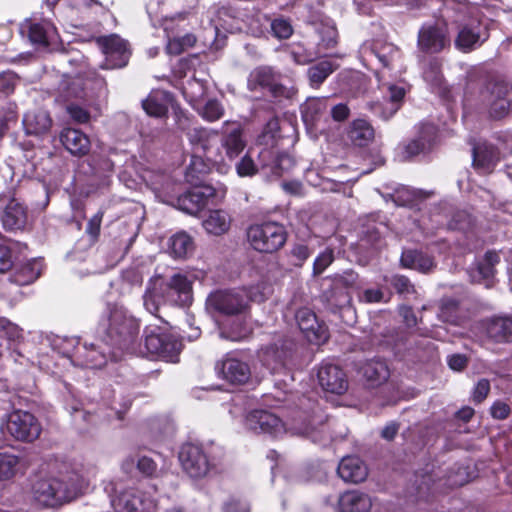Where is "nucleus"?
<instances>
[{
	"label": "nucleus",
	"instance_id": "55",
	"mask_svg": "<svg viewBox=\"0 0 512 512\" xmlns=\"http://www.w3.org/2000/svg\"><path fill=\"white\" fill-rule=\"evenodd\" d=\"M17 82L16 75L11 72H2L0 73V92L8 94L14 90L15 84Z\"/></svg>",
	"mask_w": 512,
	"mask_h": 512
},
{
	"label": "nucleus",
	"instance_id": "32",
	"mask_svg": "<svg viewBox=\"0 0 512 512\" xmlns=\"http://www.w3.org/2000/svg\"><path fill=\"white\" fill-rule=\"evenodd\" d=\"M25 25L28 29L29 39L34 44L48 46L55 38L56 29L48 21H29Z\"/></svg>",
	"mask_w": 512,
	"mask_h": 512
},
{
	"label": "nucleus",
	"instance_id": "37",
	"mask_svg": "<svg viewBox=\"0 0 512 512\" xmlns=\"http://www.w3.org/2000/svg\"><path fill=\"white\" fill-rule=\"evenodd\" d=\"M327 108V98H308L302 106V118L306 124L314 125L324 115Z\"/></svg>",
	"mask_w": 512,
	"mask_h": 512
},
{
	"label": "nucleus",
	"instance_id": "43",
	"mask_svg": "<svg viewBox=\"0 0 512 512\" xmlns=\"http://www.w3.org/2000/svg\"><path fill=\"white\" fill-rule=\"evenodd\" d=\"M170 248L175 257H185L193 250V240L185 232L177 233L171 238Z\"/></svg>",
	"mask_w": 512,
	"mask_h": 512
},
{
	"label": "nucleus",
	"instance_id": "62",
	"mask_svg": "<svg viewBox=\"0 0 512 512\" xmlns=\"http://www.w3.org/2000/svg\"><path fill=\"white\" fill-rule=\"evenodd\" d=\"M467 358L462 354H454L448 357V365L454 371H462L467 365Z\"/></svg>",
	"mask_w": 512,
	"mask_h": 512
},
{
	"label": "nucleus",
	"instance_id": "58",
	"mask_svg": "<svg viewBox=\"0 0 512 512\" xmlns=\"http://www.w3.org/2000/svg\"><path fill=\"white\" fill-rule=\"evenodd\" d=\"M137 468L142 474L152 476L156 472L157 464L153 459L143 456L138 460Z\"/></svg>",
	"mask_w": 512,
	"mask_h": 512
},
{
	"label": "nucleus",
	"instance_id": "41",
	"mask_svg": "<svg viewBox=\"0 0 512 512\" xmlns=\"http://www.w3.org/2000/svg\"><path fill=\"white\" fill-rule=\"evenodd\" d=\"M250 334L251 327L247 324L243 316L241 319L234 321L228 328L223 329L220 333L222 338L232 341L246 339Z\"/></svg>",
	"mask_w": 512,
	"mask_h": 512
},
{
	"label": "nucleus",
	"instance_id": "59",
	"mask_svg": "<svg viewBox=\"0 0 512 512\" xmlns=\"http://www.w3.org/2000/svg\"><path fill=\"white\" fill-rule=\"evenodd\" d=\"M311 254L310 249L307 245L304 244H296L293 246L291 250V255L294 257L297 261V264H302L304 261H306Z\"/></svg>",
	"mask_w": 512,
	"mask_h": 512
},
{
	"label": "nucleus",
	"instance_id": "25",
	"mask_svg": "<svg viewBox=\"0 0 512 512\" xmlns=\"http://www.w3.org/2000/svg\"><path fill=\"white\" fill-rule=\"evenodd\" d=\"M338 475L345 482L359 483L366 479L368 470L359 457L347 456L338 465Z\"/></svg>",
	"mask_w": 512,
	"mask_h": 512
},
{
	"label": "nucleus",
	"instance_id": "23",
	"mask_svg": "<svg viewBox=\"0 0 512 512\" xmlns=\"http://www.w3.org/2000/svg\"><path fill=\"white\" fill-rule=\"evenodd\" d=\"M165 289L171 305L186 306L192 302V282L186 275L174 274L168 281L165 280Z\"/></svg>",
	"mask_w": 512,
	"mask_h": 512
},
{
	"label": "nucleus",
	"instance_id": "50",
	"mask_svg": "<svg viewBox=\"0 0 512 512\" xmlns=\"http://www.w3.org/2000/svg\"><path fill=\"white\" fill-rule=\"evenodd\" d=\"M271 29L274 36L279 39H287L293 32L290 23L284 19H275L271 23Z\"/></svg>",
	"mask_w": 512,
	"mask_h": 512
},
{
	"label": "nucleus",
	"instance_id": "54",
	"mask_svg": "<svg viewBox=\"0 0 512 512\" xmlns=\"http://www.w3.org/2000/svg\"><path fill=\"white\" fill-rule=\"evenodd\" d=\"M66 110L70 117L77 123H87L90 120L89 112L78 105H68Z\"/></svg>",
	"mask_w": 512,
	"mask_h": 512
},
{
	"label": "nucleus",
	"instance_id": "2",
	"mask_svg": "<svg viewBox=\"0 0 512 512\" xmlns=\"http://www.w3.org/2000/svg\"><path fill=\"white\" fill-rule=\"evenodd\" d=\"M247 240L251 247L261 253H274L287 241L285 227L274 221L252 224L247 229Z\"/></svg>",
	"mask_w": 512,
	"mask_h": 512
},
{
	"label": "nucleus",
	"instance_id": "30",
	"mask_svg": "<svg viewBox=\"0 0 512 512\" xmlns=\"http://www.w3.org/2000/svg\"><path fill=\"white\" fill-rule=\"evenodd\" d=\"M486 334L496 342L512 341V317H495L485 323Z\"/></svg>",
	"mask_w": 512,
	"mask_h": 512
},
{
	"label": "nucleus",
	"instance_id": "4",
	"mask_svg": "<svg viewBox=\"0 0 512 512\" xmlns=\"http://www.w3.org/2000/svg\"><path fill=\"white\" fill-rule=\"evenodd\" d=\"M145 348L152 356L167 362H176L181 350V343L167 333V323L162 326L148 324L144 329Z\"/></svg>",
	"mask_w": 512,
	"mask_h": 512
},
{
	"label": "nucleus",
	"instance_id": "24",
	"mask_svg": "<svg viewBox=\"0 0 512 512\" xmlns=\"http://www.w3.org/2000/svg\"><path fill=\"white\" fill-rule=\"evenodd\" d=\"M60 141L65 149L73 156L82 157L90 151L89 137L81 130L65 128L60 133Z\"/></svg>",
	"mask_w": 512,
	"mask_h": 512
},
{
	"label": "nucleus",
	"instance_id": "29",
	"mask_svg": "<svg viewBox=\"0 0 512 512\" xmlns=\"http://www.w3.org/2000/svg\"><path fill=\"white\" fill-rule=\"evenodd\" d=\"M272 157V151L264 148L258 154V162H255L249 150L236 164L237 174L240 177H251L258 172L259 167H267L269 165L268 161L271 160Z\"/></svg>",
	"mask_w": 512,
	"mask_h": 512
},
{
	"label": "nucleus",
	"instance_id": "20",
	"mask_svg": "<svg viewBox=\"0 0 512 512\" xmlns=\"http://www.w3.org/2000/svg\"><path fill=\"white\" fill-rule=\"evenodd\" d=\"M143 304L145 309L154 316L162 305L169 304L165 279L162 276L155 275L150 278L143 295Z\"/></svg>",
	"mask_w": 512,
	"mask_h": 512
},
{
	"label": "nucleus",
	"instance_id": "63",
	"mask_svg": "<svg viewBox=\"0 0 512 512\" xmlns=\"http://www.w3.org/2000/svg\"><path fill=\"white\" fill-rule=\"evenodd\" d=\"M350 110L346 104L340 103L331 109V116L335 121L341 122L348 118Z\"/></svg>",
	"mask_w": 512,
	"mask_h": 512
},
{
	"label": "nucleus",
	"instance_id": "16",
	"mask_svg": "<svg viewBox=\"0 0 512 512\" xmlns=\"http://www.w3.org/2000/svg\"><path fill=\"white\" fill-rule=\"evenodd\" d=\"M436 137V127L431 123H422L418 126L417 136L407 144L400 147V157L410 160L413 157L428 151Z\"/></svg>",
	"mask_w": 512,
	"mask_h": 512
},
{
	"label": "nucleus",
	"instance_id": "7",
	"mask_svg": "<svg viewBox=\"0 0 512 512\" xmlns=\"http://www.w3.org/2000/svg\"><path fill=\"white\" fill-rule=\"evenodd\" d=\"M481 100L489 117L499 120L508 115L512 106V90L505 82H491L481 92Z\"/></svg>",
	"mask_w": 512,
	"mask_h": 512
},
{
	"label": "nucleus",
	"instance_id": "64",
	"mask_svg": "<svg viewBox=\"0 0 512 512\" xmlns=\"http://www.w3.org/2000/svg\"><path fill=\"white\" fill-rule=\"evenodd\" d=\"M249 506L241 501L231 500L224 508L225 512H249Z\"/></svg>",
	"mask_w": 512,
	"mask_h": 512
},
{
	"label": "nucleus",
	"instance_id": "34",
	"mask_svg": "<svg viewBox=\"0 0 512 512\" xmlns=\"http://www.w3.org/2000/svg\"><path fill=\"white\" fill-rule=\"evenodd\" d=\"M231 221V217L226 211L212 210L203 220V227L209 234L219 236L228 232Z\"/></svg>",
	"mask_w": 512,
	"mask_h": 512
},
{
	"label": "nucleus",
	"instance_id": "33",
	"mask_svg": "<svg viewBox=\"0 0 512 512\" xmlns=\"http://www.w3.org/2000/svg\"><path fill=\"white\" fill-rule=\"evenodd\" d=\"M400 263L404 268L415 269L422 273L431 272L435 267V263L430 256L417 250L403 251Z\"/></svg>",
	"mask_w": 512,
	"mask_h": 512
},
{
	"label": "nucleus",
	"instance_id": "28",
	"mask_svg": "<svg viewBox=\"0 0 512 512\" xmlns=\"http://www.w3.org/2000/svg\"><path fill=\"white\" fill-rule=\"evenodd\" d=\"M372 507L371 498L360 491H347L338 499L340 512H369Z\"/></svg>",
	"mask_w": 512,
	"mask_h": 512
},
{
	"label": "nucleus",
	"instance_id": "3",
	"mask_svg": "<svg viewBox=\"0 0 512 512\" xmlns=\"http://www.w3.org/2000/svg\"><path fill=\"white\" fill-rule=\"evenodd\" d=\"M107 334L119 344L131 343L139 333V322L124 307L108 305L102 320Z\"/></svg>",
	"mask_w": 512,
	"mask_h": 512
},
{
	"label": "nucleus",
	"instance_id": "5",
	"mask_svg": "<svg viewBox=\"0 0 512 512\" xmlns=\"http://www.w3.org/2000/svg\"><path fill=\"white\" fill-rule=\"evenodd\" d=\"M206 307L222 315L242 316L249 308V301L244 291L217 290L207 297Z\"/></svg>",
	"mask_w": 512,
	"mask_h": 512
},
{
	"label": "nucleus",
	"instance_id": "38",
	"mask_svg": "<svg viewBox=\"0 0 512 512\" xmlns=\"http://www.w3.org/2000/svg\"><path fill=\"white\" fill-rule=\"evenodd\" d=\"M40 274V263L36 260H33L17 268L16 271L10 276L9 280L16 285H29L38 279Z\"/></svg>",
	"mask_w": 512,
	"mask_h": 512
},
{
	"label": "nucleus",
	"instance_id": "36",
	"mask_svg": "<svg viewBox=\"0 0 512 512\" xmlns=\"http://www.w3.org/2000/svg\"><path fill=\"white\" fill-rule=\"evenodd\" d=\"M481 36L479 25L464 26L455 39V46L462 52H470L485 40H481Z\"/></svg>",
	"mask_w": 512,
	"mask_h": 512
},
{
	"label": "nucleus",
	"instance_id": "60",
	"mask_svg": "<svg viewBox=\"0 0 512 512\" xmlns=\"http://www.w3.org/2000/svg\"><path fill=\"white\" fill-rule=\"evenodd\" d=\"M358 275L353 271H345L343 274L335 277V282L344 287H353L356 285Z\"/></svg>",
	"mask_w": 512,
	"mask_h": 512
},
{
	"label": "nucleus",
	"instance_id": "49",
	"mask_svg": "<svg viewBox=\"0 0 512 512\" xmlns=\"http://www.w3.org/2000/svg\"><path fill=\"white\" fill-rule=\"evenodd\" d=\"M391 285L397 291L398 294L407 296L415 294L416 289L411 281L404 275H395L391 279Z\"/></svg>",
	"mask_w": 512,
	"mask_h": 512
},
{
	"label": "nucleus",
	"instance_id": "45",
	"mask_svg": "<svg viewBox=\"0 0 512 512\" xmlns=\"http://www.w3.org/2000/svg\"><path fill=\"white\" fill-rule=\"evenodd\" d=\"M142 107L148 115L153 117H164L168 113V107L162 102L157 93L150 94L143 100Z\"/></svg>",
	"mask_w": 512,
	"mask_h": 512
},
{
	"label": "nucleus",
	"instance_id": "15",
	"mask_svg": "<svg viewBox=\"0 0 512 512\" xmlns=\"http://www.w3.org/2000/svg\"><path fill=\"white\" fill-rule=\"evenodd\" d=\"M417 45L425 53H439L450 45L447 29L439 25H424L418 33Z\"/></svg>",
	"mask_w": 512,
	"mask_h": 512
},
{
	"label": "nucleus",
	"instance_id": "11",
	"mask_svg": "<svg viewBox=\"0 0 512 512\" xmlns=\"http://www.w3.org/2000/svg\"><path fill=\"white\" fill-rule=\"evenodd\" d=\"M179 460L183 469L192 478H201L207 475L210 463L203 449L195 444H185L179 453Z\"/></svg>",
	"mask_w": 512,
	"mask_h": 512
},
{
	"label": "nucleus",
	"instance_id": "8",
	"mask_svg": "<svg viewBox=\"0 0 512 512\" xmlns=\"http://www.w3.org/2000/svg\"><path fill=\"white\" fill-rule=\"evenodd\" d=\"M115 512H155L156 502L146 492L135 488L115 489L111 498Z\"/></svg>",
	"mask_w": 512,
	"mask_h": 512
},
{
	"label": "nucleus",
	"instance_id": "21",
	"mask_svg": "<svg viewBox=\"0 0 512 512\" xmlns=\"http://www.w3.org/2000/svg\"><path fill=\"white\" fill-rule=\"evenodd\" d=\"M221 146L228 159L234 160L246 147L243 129L239 123L226 121L223 125Z\"/></svg>",
	"mask_w": 512,
	"mask_h": 512
},
{
	"label": "nucleus",
	"instance_id": "22",
	"mask_svg": "<svg viewBox=\"0 0 512 512\" xmlns=\"http://www.w3.org/2000/svg\"><path fill=\"white\" fill-rule=\"evenodd\" d=\"M385 88L384 102L372 104L371 110L383 120H389L399 110L405 96V89L394 84L383 85L382 89Z\"/></svg>",
	"mask_w": 512,
	"mask_h": 512
},
{
	"label": "nucleus",
	"instance_id": "9",
	"mask_svg": "<svg viewBox=\"0 0 512 512\" xmlns=\"http://www.w3.org/2000/svg\"><path fill=\"white\" fill-rule=\"evenodd\" d=\"M6 430L17 441L33 442L40 436L42 429L33 414L15 410L8 416Z\"/></svg>",
	"mask_w": 512,
	"mask_h": 512
},
{
	"label": "nucleus",
	"instance_id": "42",
	"mask_svg": "<svg viewBox=\"0 0 512 512\" xmlns=\"http://www.w3.org/2000/svg\"><path fill=\"white\" fill-rule=\"evenodd\" d=\"M20 470V458L9 453H0V481L9 480Z\"/></svg>",
	"mask_w": 512,
	"mask_h": 512
},
{
	"label": "nucleus",
	"instance_id": "53",
	"mask_svg": "<svg viewBox=\"0 0 512 512\" xmlns=\"http://www.w3.org/2000/svg\"><path fill=\"white\" fill-rule=\"evenodd\" d=\"M490 392V382L487 379H480L472 394V399L476 403H481Z\"/></svg>",
	"mask_w": 512,
	"mask_h": 512
},
{
	"label": "nucleus",
	"instance_id": "35",
	"mask_svg": "<svg viewBox=\"0 0 512 512\" xmlns=\"http://www.w3.org/2000/svg\"><path fill=\"white\" fill-rule=\"evenodd\" d=\"M363 376L370 387H376L389 378V369L381 360L367 361L362 367Z\"/></svg>",
	"mask_w": 512,
	"mask_h": 512
},
{
	"label": "nucleus",
	"instance_id": "40",
	"mask_svg": "<svg viewBox=\"0 0 512 512\" xmlns=\"http://www.w3.org/2000/svg\"><path fill=\"white\" fill-rule=\"evenodd\" d=\"M438 317L441 321L458 325L460 322L459 303L452 298H444L440 301Z\"/></svg>",
	"mask_w": 512,
	"mask_h": 512
},
{
	"label": "nucleus",
	"instance_id": "48",
	"mask_svg": "<svg viewBox=\"0 0 512 512\" xmlns=\"http://www.w3.org/2000/svg\"><path fill=\"white\" fill-rule=\"evenodd\" d=\"M86 353L84 355L86 360V366L90 368H100L106 363V356L104 352L98 351L94 344H90L89 347L85 345Z\"/></svg>",
	"mask_w": 512,
	"mask_h": 512
},
{
	"label": "nucleus",
	"instance_id": "26",
	"mask_svg": "<svg viewBox=\"0 0 512 512\" xmlns=\"http://www.w3.org/2000/svg\"><path fill=\"white\" fill-rule=\"evenodd\" d=\"M27 135L40 136L49 132L52 119L44 110H32L27 112L22 120Z\"/></svg>",
	"mask_w": 512,
	"mask_h": 512
},
{
	"label": "nucleus",
	"instance_id": "39",
	"mask_svg": "<svg viewBox=\"0 0 512 512\" xmlns=\"http://www.w3.org/2000/svg\"><path fill=\"white\" fill-rule=\"evenodd\" d=\"M348 136L356 146L362 147L373 140L374 130L367 121L358 119L353 121Z\"/></svg>",
	"mask_w": 512,
	"mask_h": 512
},
{
	"label": "nucleus",
	"instance_id": "14",
	"mask_svg": "<svg viewBox=\"0 0 512 512\" xmlns=\"http://www.w3.org/2000/svg\"><path fill=\"white\" fill-rule=\"evenodd\" d=\"M190 144L194 147L195 153L202 154L211 161L222 160L218 149H213V144L218 138V131L203 127H193L186 133Z\"/></svg>",
	"mask_w": 512,
	"mask_h": 512
},
{
	"label": "nucleus",
	"instance_id": "31",
	"mask_svg": "<svg viewBox=\"0 0 512 512\" xmlns=\"http://www.w3.org/2000/svg\"><path fill=\"white\" fill-rule=\"evenodd\" d=\"M497 149L486 143L473 147V165L484 172H490L499 161Z\"/></svg>",
	"mask_w": 512,
	"mask_h": 512
},
{
	"label": "nucleus",
	"instance_id": "10",
	"mask_svg": "<svg viewBox=\"0 0 512 512\" xmlns=\"http://www.w3.org/2000/svg\"><path fill=\"white\" fill-rule=\"evenodd\" d=\"M97 42L105 55L102 68L118 69L127 65L131 53L128 43L124 39L112 34L99 38Z\"/></svg>",
	"mask_w": 512,
	"mask_h": 512
},
{
	"label": "nucleus",
	"instance_id": "47",
	"mask_svg": "<svg viewBox=\"0 0 512 512\" xmlns=\"http://www.w3.org/2000/svg\"><path fill=\"white\" fill-rule=\"evenodd\" d=\"M200 115L205 120L214 122L224 115V108L217 100H209L200 111Z\"/></svg>",
	"mask_w": 512,
	"mask_h": 512
},
{
	"label": "nucleus",
	"instance_id": "19",
	"mask_svg": "<svg viewBox=\"0 0 512 512\" xmlns=\"http://www.w3.org/2000/svg\"><path fill=\"white\" fill-rule=\"evenodd\" d=\"M249 429L256 433L278 436L285 431L282 420L272 412L266 410L252 411L247 417Z\"/></svg>",
	"mask_w": 512,
	"mask_h": 512
},
{
	"label": "nucleus",
	"instance_id": "17",
	"mask_svg": "<svg viewBox=\"0 0 512 512\" xmlns=\"http://www.w3.org/2000/svg\"><path fill=\"white\" fill-rule=\"evenodd\" d=\"M217 374L231 384H244L251 376L249 365L230 355H227L215 366Z\"/></svg>",
	"mask_w": 512,
	"mask_h": 512
},
{
	"label": "nucleus",
	"instance_id": "61",
	"mask_svg": "<svg viewBox=\"0 0 512 512\" xmlns=\"http://www.w3.org/2000/svg\"><path fill=\"white\" fill-rule=\"evenodd\" d=\"M510 413L508 404L496 401L491 407V415L496 419H505Z\"/></svg>",
	"mask_w": 512,
	"mask_h": 512
},
{
	"label": "nucleus",
	"instance_id": "56",
	"mask_svg": "<svg viewBox=\"0 0 512 512\" xmlns=\"http://www.w3.org/2000/svg\"><path fill=\"white\" fill-rule=\"evenodd\" d=\"M13 265L11 249L6 245H0V272L8 271Z\"/></svg>",
	"mask_w": 512,
	"mask_h": 512
},
{
	"label": "nucleus",
	"instance_id": "46",
	"mask_svg": "<svg viewBox=\"0 0 512 512\" xmlns=\"http://www.w3.org/2000/svg\"><path fill=\"white\" fill-rule=\"evenodd\" d=\"M206 93L204 82L197 79H189L183 86V94L186 99L195 104L200 101Z\"/></svg>",
	"mask_w": 512,
	"mask_h": 512
},
{
	"label": "nucleus",
	"instance_id": "6",
	"mask_svg": "<svg viewBox=\"0 0 512 512\" xmlns=\"http://www.w3.org/2000/svg\"><path fill=\"white\" fill-rule=\"evenodd\" d=\"M250 91H267L274 98H292L297 90L295 87H286L279 82L277 74L269 66H260L253 69L247 81Z\"/></svg>",
	"mask_w": 512,
	"mask_h": 512
},
{
	"label": "nucleus",
	"instance_id": "51",
	"mask_svg": "<svg viewBox=\"0 0 512 512\" xmlns=\"http://www.w3.org/2000/svg\"><path fill=\"white\" fill-rule=\"evenodd\" d=\"M334 260L333 251L326 249L314 261L313 271L315 275L321 274Z\"/></svg>",
	"mask_w": 512,
	"mask_h": 512
},
{
	"label": "nucleus",
	"instance_id": "44",
	"mask_svg": "<svg viewBox=\"0 0 512 512\" xmlns=\"http://www.w3.org/2000/svg\"><path fill=\"white\" fill-rule=\"evenodd\" d=\"M334 71L333 64L329 61H321L308 69V77L313 86H320Z\"/></svg>",
	"mask_w": 512,
	"mask_h": 512
},
{
	"label": "nucleus",
	"instance_id": "1",
	"mask_svg": "<svg viewBox=\"0 0 512 512\" xmlns=\"http://www.w3.org/2000/svg\"><path fill=\"white\" fill-rule=\"evenodd\" d=\"M89 485L86 473L62 463L39 478L33 485L34 500L44 507H58L78 498Z\"/></svg>",
	"mask_w": 512,
	"mask_h": 512
},
{
	"label": "nucleus",
	"instance_id": "52",
	"mask_svg": "<svg viewBox=\"0 0 512 512\" xmlns=\"http://www.w3.org/2000/svg\"><path fill=\"white\" fill-rule=\"evenodd\" d=\"M0 331L4 332L10 340H17L22 335V330L6 318H0Z\"/></svg>",
	"mask_w": 512,
	"mask_h": 512
},
{
	"label": "nucleus",
	"instance_id": "12",
	"mask_svg": "<svg viewBox=\"0 0 512 512\" xmlns=\"http://www.w3.org/2000/svg\"><path fill=\"white\" fill-rule=\"evenodd\" d=\"M224 192L219 195L218 191L210 185H202L193 188L178 198V205L182 211L189 214H196L201 211L215 198H222Z\"/></svg>",
	"mask_w": 512,
	"mask_h": 512
},
{
	"label": "nucleus",
	"instance_id": "18",
	"mask_svg": "<svg viewBox=\"0 0 512 512\" xmlns=\"http://www.w3.org/2000/svg\"><path fill=\"white\" fill-rule=\"evenodd\" d=\"M295 319L308 341L318 344L327 340V328L318 321L313 310L307 307L300 308L295 314Z\"/></svg>",
	"mask_w": 512,
	"mask_h": 512
},
{
	"label": "nucleus",
	"instance_id": "57",
	"mask_svg": "<svg viewBox=\"0 0 512 512\" xmlns=\"http://www.w3.org/2000/svg\"><path fill=\"white\" fill-rule=\"evenodd\" d=\"M102 218L103 213L98 212L88 221L86 232L93 239H96L99 236Z\"/></svg>",
	"mask_w": 512,
	"mask_h": 512
},
{
	"label": "nucleus",
	"instance_id": "27",
	"mask_svg": "<svg viewBox=\"0 0 512 512\" xmlns=\"http://www.w3.org/2000/svg\"><path fill=\"white\" fill-rule=\"evenodd\" d=\"M25 207L16 199H12L1 214V221L7 230H23L27 225Z\"/></svg>",
	"mask_w": 512,
	"mask_h": 512
},
{
	"label": "nucleus",
	"instance_id": "13",
	"mask_svg": "<svg viewBox=\"0 0 512 512\" xmlns=\"http://www.w3.org/2000/svg\"><path fill=\"white\" fill-rule=\"evenodd\" d=\"M319 385L326 392L341 395L348 389V379L343 369L333 363L323 362L318 368Z\"/></svg>",
	"mask_w": 512,
	"mask_h": 512
}]
</instances>
